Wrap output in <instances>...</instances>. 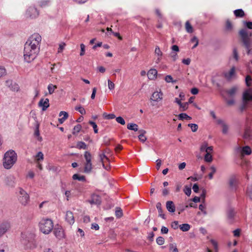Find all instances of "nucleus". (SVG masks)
<instances>
[{"instance_id":"f257e3e1","label":"nucleus","mask_w":252,"mask_h":252,"mask_svg":"<svg viewBox=\"0 0 252 252\" xmlns=\"http://www.w3.org/2000/svg\"><path fill=\"white\" fill-rule=\"evenodd\" d=\"M239 35L241 38L242 45L246 50L248 55L252 54V43L251 41V34H249L246 29H242L239 31Z\"/></svg>"},{"instance_id":"f03ea898","label":"nucleus","mask_w":252,"mask_h":252,"mask_svg":"<svg viewBox=\"0 0 252 252\" xmlns=\"http://www.w3.org/2000/svg\"><path fill=\"white\" fill-rule=\"evenodd\" d=\"M17 159V154L13 150L6 152L3 159V167L7 169H10L16 163Z\"/></svg>"},{"instance_id":"7ed1b4c3","label":"nucleus","mask_w":252,"mask_h":252,"mask_svg":"<svg viewBox=\"0 0 252 252\" xmlns=\"http://www.w3.org/2000/svg\"><path fill=\"white\" fill-rule=\"evenodd\" d=\"M39 52V50L25 44L23 52L25 62L28 63L32 62L36 58Z\"/></svg>"},{"instance_id":"20e7f679","label":"nucleus","mask_w":252,"mask_h":252,"mask_svg":"<svg viewBox=\"0 0 252 252\" xmlns=\"http://www.w3.org/2000/svg\"><path fill=\"white\" fill-rule=\"evenodd\" d=\"M39 227L43 233L48 234L53 229V221L50 219H42L39 223Z\"/></svg>"},{"instance_id":"39448f33","label":"nucleus","mask_w":252,"mask_h":252,"mask_svg":"<svg viewBox=\"0 0 252 252\" xmlns=\"http://www.w3.org/2000/svg\"><path fill=\"white\" fill-rule=\"evenodd\" d=\"M41 41L40 35L39 33H34L30 36L25 44L39 50Z\"/></svg>"},{"instance_id":"423d86ee","label":"nucleus","mask_w":252,"mask_h":252,"mask_svg":"<svg viewBox=\"0 0 252 252\" xmlns=\"http://www.w3.org/2000/svg\"><path fill=\"white\" fill-rule=\"evenodd\" d=\"M21 237L23 244L29 248L34 242L35 235L33 233L24 232L21 234Z\"/></svg>"},{"instance_id":"0eeeda50","label":"nucleus","mask_w":252,"mask_h":252,"mask_svg":"<svg viewBox=\"0 0 252 252\" xmlns=\"http://www.w3.org/2000/svg\"><path fill=\"white\" fill-rule=\"evenodd\" d=\"M19 200L21 203L26 205L29 201V196L28 194L22 188H19Z\"/></svg>"},{"instance_id":"6e6552de","label":"nucleus","mask_w":252,"mask_h":252,"mask_svg":"<svg viewBox=\"0 0 252 252\" xmlns=\"http://www.w3.org/2000/svg\"><path fill=\"white\" fill-rule=\"evenodd\" d=\"M11 224L8 221L0 222V238L10 230Z\"/></svg>"},{"instance_id":"1a4fd4ad","label":"nucleus","mask_w":252,"mask_h":252,"mask_svg":"<svg viewBox=\"0 0 252 252\" xmlns=\"http://www.w3.org/2000/svg\"><path fill=\"white\" fill-rule=\"evenodd\" d=\"M54 233L56 237L59 239H62L64 237L63 229L62 226L59 224L56 225L54 229Z\"/></svg>"},{"instance_id":"9d476101","label":"nucleus","mask_w":252,"mask_h":252,"mask_svg":"<svg viewBox=\"0 0 252 252\" xmlns=\"http://www.w3.org/2000/svg\"><path fill=\"white\" fill-rule=\"evenodd\" d=\"M236 152L240 153L242 156L249 155L251 154L252 151L250 147L246 146L243 148L238 146L236 148Z\"/></svg>"},{"instance_id":"9b49d317","label":"nucleus","mask_w":252,"mask_h":252,"mask_svg":"<svg viewBox=\"0 0 252 252\" xmlns=\"http://www.w3.org/2000/svg\"><path fill=\"white\" fill-rule=\"evenodd\" d=\"M26 15L31 18H35L39 15L37 9L34 7H30L26 12Z\"/></svg>"},{"instance_id":"f8f14e48","label":"nucleus","mask_w":252,"mask_h":252,"mask_svg":"<svg viewBox=\"0 0 252 252\" xmlns=\"http://www.w3.org/2000/svg\"><path fill=\"white\" fill-rule=\"evenodd\" d=\"M163 94L160 91L154 92L151 96L150 99L154 101L158 102L162 99Z\"/></svg>"},{"instance_id":"ddd939ff","label":"nucleus","mask_w":252,"mask_h":252,"mask_svg":"<svg viewBox=\"0 0 252 252\" xmlns=\"http://www.w3.org/2000/svg\"><path fill=\"white\" fill-rule=\"evenodd\" d=\"M200 150L201 152H213V147L208 146V143L206 142H203L200 146Z\"/></svg>"},{"instance_id":"4468645a","label":"nucleus","mask_w":252,"mask_h":252,"mask_svg":"<svg viewBox=\"0 0 252 252\" xmlns=\"http://www.w3.org/2000/svg\"><path fill=\"white\" fill-rule=\"evenodd\" d=\"M39 106L42 108L43 111H45L49 107V100L48 98H42L38 103Z\"/></svg>"},{"instance_id":"2eb2a0df","label":"nucleus","mask_w":252,"mask_h":252,"mask_svg":"<svg viewBox=\"0 0 252 252\" xmlns=\"http://www.w3.org/2000/svg\"><path fill=\"white\" fill-rule=\"evenodd\" d=\"M235 213L233 209H229L227 212V220L229 223L232 224L234 222Z\"/></svg>"},{"instance_id":"dca6fc26","label":"nucleus","mask_w":252,"mask_h":252,"mask_svg":"<svg viewBox=\"0 0 252 252\" xmlns=\"http://www.w3.org/2000/svg\"><path fill=\"white\" fill-rule=\"evenodd\" d=\"M65 220L71 225L74 223V218L72 212L68 211L66 212Z\"/></svg>"},{"instance_id":"f3484780","label":"nucleus","mask_w":252,"mask_h":252,"mask_svg":"<svg viewBox=\"0 0 252 252\" xmlns=\"http://www.w3.org/2000/svg\"><path fill=\"white\" fill-rule=\"evenodd\" d=\"M89 202L91 204H100L101 203V197L97 194H93Z\"/></svg>"},{"instance_id":"a211bd4d","label":"nucleus","mask_w":252,"mask_h":252,"mask_svg":"<svg viewBox=\"0 0 252 252\" xmlns=\"http://www.w3.org/2000/svg\"><path fill=\"white\" fill-rule=\"evenodd\" d=\"M243 99L245 101L252 100V89H249L244 93Z\"/></svg>"},{"instance_id":"6ab92c4d","label":"nucleus","mask_w":252,"mask_h":252,"mask_svg":"<svg viewBox=\"0 0 252 252\" xmlns=\"http://www.w3.org/2000/svg\"><path fill=\"white\" fill-rule=\"evenodd\" d=\"M243 137L247 140L252 139V129L251 127H247L245 129Z\"/></svg>"},{"instance_id":"aec40b11","label":"nucleus","mask_w":252,"mask_h":252,"mask_svg":"<svg viewBox=\"0 0 252 252\" xmlns=\"http://www.w3.org/2000/svg\"><path fill=\"white\" fill-rule=\"evenodd\" d=\"M38 5L41 8H46L51 5V0H39L37 2Z\"/></svg>"},{"instance_id":"412c9836","label":"nucleus","mask_w":252,"mask_h":252,"mask_svg":"<svg viewBox=\"0 0 252 252\" xmlns=\"http://www.w3.org/2000/svg\"><path fill=\"white\" fill-rule=\"evenodd\" d=\"M167 210L170 213H174L176 210V207L172 201H168L166 203Z\"/></svg>"},{"instance_id":"4be33fe9","label":"nucleus","mask_w":252,"mask_h":252,"mask_svg":"<svg viewBox=\"0 0 252 252\" xmlns=\"http://www.w3.org/2000/svg\"><path fill=\"white\" fill-rule=\"evenodd\" d=\"M59 117L58 121L60 124H62L68 117V114L66 112L61 111L59 114Z\"/></svg>"},{"instance_id":"5701e85b","label":"nucleus","mask_w":252,"mask_h":252,"mask_svg":"<svg viewBox=\"0 0 252 252\" xmlns=\"http://www.w3.org/2000/svg\"><path fill=\"white\" fill-rule=\"evenodd\" d=\"M158 71L155 69H150L147 73V76L150 80H154L156 78Z\"/></svg>"},{"instance_id":"b1692460","label":"nucleus","mask_w":252,"mask_h":252,"mask_svg":"<svg viewBox=\"0 0 252 252\" xmlns=\"http://www.w3.org/2000/svg\"><path fill=\"white\" fill-rule=\"evenodd\" d=\"M155 53L158 56V58L156 60V63H158L160 61L162 56V53L158 46H156L155 50Z\"/></svg>"},{"instance_id":"393cba45","label":"nucleus","mask_w":252,"mask_h":252,"mask_svg":"<svg viewBox=\"0 0 252 252\" xmlns=\"http://www.w3.org/2000/svg\"><path fill=\"white\" fill-rule=\"evenodd\" d=\"M235 71V67L233 66L228 72H226L224 73L225 77L228 80L230 79L234 75Z\"/></svg>"},{"instance_id":"a878e982","label":"nucleus","mask_w":252,"mask_h":252,"mask_svg":"<svg viewBox=\"0 0 252 252\" xmlns=\"http://www.w3.org/2000/svg\"><path fill=\"white\" fill-rule=\"evenodd\" d=\"M33 135L34 138L38 141L41 142L42 141V138L40 135L39 127H36L35 128Z\"/></svg>"},{"instance_id":"bb28decb","label":"nucleus","mask_w":252,"mask_h":252,"mask_svg":"<svg viewBox=\"0 0 252 252\" xmlns=\"http://www.w3.org/2000/svg\"><path fill=\"white\" fill-rule=\"evenodd\" d=\"M237 90L238 88L237 87L234 86L231 88L230 89L226 91V92L229 95V96L233 97L236 94Z\"/></svg>"},{"instance_id":"cd10ccee","label":"nucleus","mask_w":252,"mask_h":252,"mask_svg":"<svg viewBox=\"0 0 252 252\" xmlns=\"http://www.w3.org/2000/svg\"><path fill=\"white\" fill-rule=\"evenodd\" d=\"M156 207L158 210L159 216L161 217L163 219H165V215L163 214V212L162 210L161 204L160 202L157 203Z\"/></svg>"},{"instance_id":"c85d7f7f","label":"nucleus","mask_w":252,"mask_h":252,"mask_svg":"<svg viewBox=\"0 0 252 252\" xmlns=\"http://www.w3.org/2000/svg\"><path fill=\"white\" fill-rule=\"evenodd\" d=\"M139 134L138 135V138L140 141L142 142H144L147 140V137L145 136V134L146 133V131L144 130H141L139 131Z\"/></svg>"},{"instance_id":"c756f323","label":"nucleus","mask_w":252,"mask_h":252,"mask_svg":"<svg viewBox=\"0 0 252 252\" xmlns=\"http://www.w3.org/2000/svg\"><path fill=\"white\" fill-rule=\"evenodd\" d=\"M72 179L74 180H77L80 181H86V177L84 175H80L78 174H75L72 176Z\"/></svg>"},{"instance_id":"7c9ffc66","label":"nucleus","mask_w":252,"mask_h":252,"mask_svg":"<svg viewBox=\"0 0 252 252\" xmlns=\"http://www.w3.org/2000/svg\"><path fill=\"white\" fill-rule=\"evenodd\" d=\"M99 159L101 162L102 164L103 162L107 161V162H109V158L106 156L104 153H100L99 154Z\"/></svg>"},{"instance_id":"2f4dec72","label":"nucleus","mask_w":252,"mask_h":252,"mask_svg":"<svg viewBox=\"0 0 252 252\" xmlns=\"http://www.w3.org/2000/svg\"><path fill=\"white\" fill-rule=\"evenodd\" d=\"M84 158L86 160L85 163H92V157L90 152L86 151L84 153Z\"/></svg>"},{"instance_id":"473e14b6","label":"nucleus","mask_w":252,"mask_h":252,"mask_svg":"<svg viewBox=\"0 0 252 252\" xmlns=\"http://www.w3.org/2000/svg\"><path fill=\"white\" fill-rule=\"evenodd\" d=\"M185 29L187 32L189 33L193 32V28L189 21L185 23Z\"/></svg>"},{"instance_id":"72a5a7b5","label":"nucleus","mask_w":252,"mask_h":252,"mask_svg":"<svg viewBox=\"0 0 252 252\" xmlns=\"http://www.w3.org/2000/svg\"><path fill=\"white\" fill-rule=\"evenodd\" d=\"M92 170V163H85L84 167V172L89 173L91 172Z\"/></svg>"},{"instance_id":"f704fd0d","label":"nucleus","mask_w":252,"mask_h":252,"mask_svg":"<svg viewBox=\"0 0 252 252\" xmlns=\"http://www.w3.org/2000/svg\"><path fill=\"white\" fill-rule=\"evenodd\" d=\"M44 159L43 154L41 152H39L35 156V162H40Z\"/></svg>"},{"instance_id":"c9c22d12","label":"nucleus","mask_w":252,"mask_h":252,"mask_svg":"<svg viewBox=\"0 0 252 252\" xmlns=\"http://www.w3.org/2000/svg\"><path fill=\"white\" fill-rule=\"evenodd\" d=\"M234 13L236 17H243L245 15L244 12L242 9L234 10Z\"/></svg>"},{"instance_id":"e433bc0d","label":"nucleus","mask_w":252,"mask_h":252,"mask_svg":"<svg viewBox=\"0 0 252 252\" xmlns=\"http://www.w3.org/2000/svg\"><path fill=\"white\" fill-rule=\"evenodd\" d=\"M179 227L182 231L186 232L189 231L190 229V225L188 223H184L180 225Z\"/></svg>"},{"instance_id":"4c0bfd02","label":"nucleus","mask_w":252,"mask_h":252,"mask_svg":"<svg viewBox=\"0 0 252 252\" xmlns=\"http://www.w3.org/2000/svg\"><path fill=\"white\" fill-rule=\"evenodd\" d=\"M213 152L206 153L204 156V160L207 162H211L213 160L212 154Z\"/></svg>"},{"instance_id":"58836bf2","label":"nucleus","mask_w":252,"mask_h":252,"mask_svg":"<svg viewBox=\"0 0 252 252\" xmlns=\"http://www.w3.org/2000/svg\"><path fill=\"white\" fill-rule=\"evenodd\" d=\"M232 57L235 60L236 62H238L239 60L238 52L236 48H234L233 49Z\"/></svg>"},{"instance_id":"ea45409f","label":"nucleus","mask_w":252,"mask_h":252,"mask_svg":"<svg viewBox=\"0 0 252 252\" xmlns=\"http://www.w3.org/2000/svg\"><path fill=\"white\" fill-rule=\"evenodd\" d=\"M57 88V86L54 85L52 84H50L48 86V90L49 94H52L54 92L55 90Z\"/></svg>"},{"instance_id":"a19ab883","label":"nucleus","mask_w":252,"mask_h":252,"mask_svg":"<svg viewBox=\"0 0 252 252\" xmlns=\"http://www.w3.org/2000/svg\"><path fill=\"white\" fill-rule=\"evenodd\" d=\"M215 123L217 125H220L221 126H226V124L225 121L221 119L217 118L215 120Z\"/></svg>"},{"instance_id":"79ce46f5","label":"nucleus","mask_w":252,"mask_h":252,"mask_svg":"<svg viewBox=\"0 0 252 252\" xmlns=\"http://www.w3.org/2000/svg\"><path fill=\"white\" fill-rule=\"evenodd\" d=\"M123 211L120 208H117L115 211V215L117 218H120L123 216Z\"/></svg>"},{"instance_id":"37998d69","label":"nucleus","mask_w":252,"mask_h":252,"mask_svg":"<svg viewBox=\"0 0 252 252\" xmlns=\"http://www.w3.org/2000/svg\"><path fill=\"white\" fill-rule=\"evenodd\" d=\"M180 106V109L181 111H186L188 108V103L184 102L181 103Z\"/></svg>"},{"instance_id":"c03bdc74","label":"nucleus","mask_w":252,"mask_h":252,"mask_svg":"<svg viewBox=\"0 0 252 252\" xmlns=\"http://www.w3.org/2000/svg\"><path fill=\"white\" fill-rule=\"evenodd\" d=\"M169 250L172 252H178V250L175 244L171 243L169 244Z\"/></svg>"},{"instance_id":"a18cd8bd","label":"nucleus","mask_w":252,"mask_h":252,"mask_svg":"<svg viewBox=\"0 0 252 252\" xmlns=\"http://www.w3.org/2000/svg\"><path fill=\"white\" fill-rule=\"evenodd\" d=\"M75 109L79 111L82 115H84L86 114V111L85 109L81 105L76 106Z\"/></svg>"},{"instance_id":"49530a36","label":"nucleus","mask_w":252,"mask_h":252,"mask_svg":"<svg viewBox=\"0 0 252 252\" xmlns=\"http://www.w3.org/2000/svg\"><path fill=\"white\" fill-rule=\"evenodd\" d=\"M180 120H190L191 118L185 113H181L179 115Z\"/></svg>"},{"instance_id":"de8ad7c7","label":"nucleus","mask_w":252,"mask_h":252,"mask_svg":"<svg viewBox=\"0 0 252 252\" xmlns=\"http://www.w3.org/2000/svg\"><path fill=\"white\" fill-rule=\"evenodd\" d=\"M184 191L187 195H188V196H189L191 193L190 187H188L187 186H185L184 189Z\"/></svg>"},{"instance_id":"09e8293b","label":"nucleus","mask_w":252,"mask_h":252,"mask_svg":"<svg viewBox=\"0 0 252 252\" xmlns=\"http://www.w3.org/2000/svg\"><path fill=\"white\" fill-rule=\"evenodd\" d=\"M210 169L212 170V172L209 174L208 177L209 179H212L214 174L216 172V169L215 166H212L210 167Z\"/></svg>"},{"instance_id":"8fccbe9b","label":"nucleus","mask_w":252,"mask_h":252,"mask_svg":"<svg viewBox=\"0 0 252 252\" xmlns=\"http://www.w3.org/2000/svg\"><path fill=\"white\" fill-rule=\"evenodd\" d=\"M77 147L80 149H86L87 148V146L86 144L83 142H79L77 144Z\"/></svg>"},{"instance_id":"3c124183","label":"nucleus","mask_w":252,"mask_h":252,"mask_svg":"<svg viewBox=\"0 0 252 252\" xmlns=\"http://www.w3.org/2000/svg\"><path fill=\"white\" fill-rule=\"evenodd\" d=\"M6 70L5 68L2 66H0V78L6 75Z\"/></svg>"},{"instance_id":"603ef678","label":"nucleus","mask_w":252,"mask_h":252,"mask_svg":"<svg viewBox=\"0 0 252 252\" xmlns=\"http://www.w3.org/2000/svg\"><path fill=\"white\" fill-rule=\"evenodd\" d=\"M104 117L106 119H113L115 118V115L114 114H107L106 113H104L103 114Z\"/></svg>"},{"instance_id":"864d4df0","label":"nucleus","mask_w":252,"mask_h":252,"mask_svg":"<svg viewBox=\"0 0 252 252\" xmlns=\"http://www.w3.org/2000/svg\"><path fill=\"white\" fill-rule=\"evenodd\" d=\"M247 193L250 198L252 199V184L248 187Z\"/></svg>"},{"instance_id":"5fc2aeb1","label":"nucleus","mask_w":252,"mask_h":252,"mask_svg":"<svg viewBox=\"0 0 252 252\" xmlns=\"http://www.w3.org/2000/svg\"><path fill=\"white\" fill-rule=\"evenodd\" d=\"M157 243L159 245H162L164 243V239L161 236L158 237L156 240Z\"/></svg>"},{"instance_id":"6e6d98bb","label":"nucleus","mask_w":252,"mask_h":252,"mask_svg":"<svg viewBox=\"0 0 252 252\" xmlns=\"http://www.w3.org/2000/svg\"><path fill=\"white\" fill-rule=\"evenodd\" d=\"M116 121L122 125H125V121L123 118L121 116L118 117L116 119Z\"/></svg>"},{"instance_id":"4d7b16f0","label":"nucleus","mask_w":252,"mask_h":252,"mask_svg":"<svg viewBox=\"0 0 252 252\" xmlns=\"http://www.w3.org/2000/svg\"><path fill=\"white\" fill-rule=\"evenodd\" d=\"M252 78L250 75H247L245 78V82L247 86H250L252 82Z\"/></svg>"},{"instance_id":"13d9d810","label":"nucleus","mask_w":252,"mask_h":252,"mask_svg":"<svg viewBox=\"0 0 252 252\" xmlns=\"http://www.w3.org/2000/svg\"><path fill=\"white\" fill-rule=\"evenodd\" d=\"M9 88L11 90L16 92L18 91L19 89V86L15 83H14V84L12 86H11V87H10Z\"/></svg>"},{"instance_id":"bf43d9fd","label":"nucleus","mask_w":252,"mask_h":252,"mask_svg":"<svg viewBox=\"0 0 252 252\" xmlns=\"http://www.w3.org/2000/svg\"><path fill=\"white\" fill-rule=\"evenodd\" d=\"M191 42H195V44L193 46L192 48H194L196 47L198 44V40L196 36H194L191 39Z\"/></svg>"},{"instance_id":"052dcab7","label":"nucleus","mask_w":252,"mask_h":252,"mask_svg":"<svg viewBox=\"0 0 252 252\" xmlns=\"http://www.w3.org/2000/svg\"><path fill=\"white\" fill-rule=\"evenodd\" d=\"M80 48H81V52H80V56H83L84 54H85V45L83 44V43H81L80 44Z\"/></svg>"},{"instance_id":"680f3d73","label":"nucleus","mask_w":252,"mask_h":252,"mask_svg":"<svg viewBox=\"0 0 252 252\" xmlns=\"http://www.w3.org/2000/svg\"><path fill=\"white\" fill-rule=\"evenodd\" d=\"M108 88L110 90H113L115 88V84L111 80H108Z\"/></svg>"},{"instance_id":"e2e57ef3","label":"nucleus","mask_w":252,"mask_h":252,"mask_svg":"<svg viewBox=\"0 0 252 252\" xmlns=\"http://www.w3.org/2000/svg\"><path fill=\"white\" fill-rule=\"evenodd\" d=\"M165 80L167 83L175 82V81H173V78L171 75H167L165 77Z\"/></svg>"},{"instance_id":"0e129e2a","label":"nucleus","mask_w":252,"mask_h":252,"mask_svg":"<svg viewBox=\"0 0 252 252\" xmlns=\"http://www.w3.org/2000/svg\"><path fill=\"white\" fill-rule=\"evenodd\" d=\"M65 46V44L63 42L61 43L60 45H59V47L58 48V53H61L62 52L63 50L64 49V47Z\"/></svg>"},{"instance_id":"69168bd1","label":"nucleus","mask_w":252,"mask_h":252,"mask_svg":"<svg viewBox=\"0 0 252 252\" xmlns=\"http://www.w3.org/2000/svg\"><path fill=\"white\" fill-rule=\"evenodd\" d=\"M182 186V185L181 183H176L175 191L176 192H179L181 189Z\"/></svg>"},{"instance_id":"338daca9","label":"nucleus","mask_w":252,"mask_h":252,"mask_svg":"<svg viewBox=\"0 0 252 252\" xmlns=\"http://www.w3.org/2000/svg\"><path fill=\"white\" fill-rule=\"evenodd\" d=\"M232 24L231 23V22L227 20L226 21V28L227 30H231V29H232Z\"/></svg>"},{"instance_id":"774afa93","label":"nucleus","mask_w":252,"mask_h":252,"mask_svg":"<svg viewBox=\"0 0 252 252\" xmlns=\"http://www.w3.org/2000/svg\"><path fill=\"white\" fill-rule=\"evenodd\" d=\"M171 226L172 228H173L174 229H177L178 228V227L179 226V223H178V221H174L173 222H172V223L171 224Z\"/></svg>"}]
</instances>
